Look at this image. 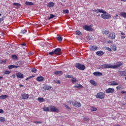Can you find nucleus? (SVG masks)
<instances>
[{
  "label": "nucleus",
  "instance_id": "f257e3e1",
  "mask_svg": "<svg viewBox=\"0 0 126 126\" xmlns=\"http://www.w3.org/2000/svg\"><path fill=\"white\" fill-rule=\"evenodd\" d=\"M121 65H123V63L118 62L116 65H112L111 64H104L102 65V68H118Z\"/></svg>",
  "mask_w": 126,
  "mask_h": 126
},
{
  "label": "nucleus",
  "instance_id": "f03ea898",
  "mask_svg": "<svg viewBox=\"0 0 126 126\" xmlns=\"http://www.w3.org/2000/svg\"><path fill=\"white\" fill-rule=\"evenodd\" d=\"M83 28L84 30H86V31H88L89 32H93V31H94V29L92 28L91 26L86 25L83 26Z\"/></svg>",
  "mask_w": 126,
  "mask_h": 126
},
{
  "label": "nucleus",
  "instance_id": "7ed1b4c3",
  "mask_svg": "<svg viewBox=\"0 0 126 126\" xmlns=\"http://www.w3.org/2000/svg\"><path fill=\"white\" fill-rule=\"evenodd\" d=\"M101 18L103 19H110V18H112V17L111 16V14L109 13H107V12H105V13H103V14H101Z\"/></svg>",
  "mask_w": 126,
  "mask_h": 126
},
{
  "label": "nucleus",
  "instance_id": "20e7f679",
  "mask_svg": "<svg viewBox=\"0 0 126 126\" xmlns=\"http://www.w3.org/2000/svg\"><path fill=\"white\" fill-rule=\"evenodd\" d=\"M95 97L97 99H105V93L99 92L95 95Z\"/></svg>",
  "mask_w": 126,
  "mask_h": 126
},
{
  "label": "nucleus",
  "instance_id": "39448f33",
  "mask_svg": "<svg viewBox=\"0 0 126 126\" xmlns=\"http://www.w3.org/2000/svg\"><path fill=\"white\" fill-rule=\"evenodd\" d=\"M75 67L81 70H84V69H85V66L79 63H77L75 64Z\"/></svg>",
  "mask_w": 126,
  "mask_h": 126
},
{
  "label": "nucleus",
  "instance_id": "423d86ee",
  "mask_svg": "<svg viewBox=\"0 0 126 126\" xmlns=\"http://www.w3.org/2000/svg\"><path fill=\"white\" fill-rule=\"evenodd\" d=\"M50 111L52 113H59V109L54 106L51 105L50 107Z\"/></svg>",
  "mask_w": 126,
  "mask_h": 126
},
{
  "label": "nucleus",
  "instance_id": "0eeeda50",
  "mask_svg": "<svg viewBox=\"0 0 126 126\" xmlns=\"http://www.w3.org/2000/svg\"><path fill=\"white\" fill-rule=\"evenodd\" d=\"M54 51L55 55H57V56H60L62 54V49L61 48H57Z\"/></svg>",
  "mask_w": 126,
  "mask_h": 126
},
{
  "label": "nucleus",
  "instance_id": "6e6552de",
  "mask_svg": "<svg viewBox=\"0 0 126 126\" xmlns=\"http://www.w3.org/2000/svg\"><path fill=\"white\" fill-rule=\"evenodd\" d=\"M108 37L109 39L115 40L116 39V33L114 32H110V33L108 35Z\"/></svg>",
  "mask_w": 126,
  "mask_h": 126
},
{
  "label": "nucleus",
  "instance_id": "1a4fd4ad",
  "mask_svg": "<svg viewBox=\"0 0 126 126\" xmlns=\"http://www.w3.org/2000/svg\"><path fill=\"white\" fill-rule=\"evenodd\" d=\"M105 92L107 94H112L115 92V89L112 88H109L105 90Z\"/></svg>",
  "mask_w": 126,
  "mask_h": 126
},
{
  "label": "nucleus",
  "instance_id": "9d476101",
  "mask_svg": "<svg viewBox=\"0 0 126 126\" xmlns=\"http://www.w3.org/2000/svg\"><path fill=\"white\" fill-rule=\"evenodd\" d=\"M72 105L74 107H76V108H79V107H81V103H80V102H77L76 101H73Z\"/></svg>",
  "mask_w": 126,
  "mask_h": 126
},
{
  "label": "nucleus",
  "instance_id": "9b49d317",
  "mask_svg": "<svg viewBox=\"0 0 126 126\" xmlns=\"http://www.w3.org/2000/svg\"><path fill=\"white\" fill-rule=\"evenodd\" d=\"M21 96L23 100H27V99L30 97V95L27 94H21Z\"/></svg>",
  "mask_w": 126,
  "mask_h": 126
},
{
  "label": "nucleus",
  "instance_id": "f8f14e48",
  "mask_svg": "<svg viewBox=\"0 0 126 126\" xmlns=\"http://www.w3.org/2000/svg\"><path fill=\"white\" fill-rule=\"evenodd\" d=\"M16 75L17 77V78H20L22 79V78H24V75L23 74L20 73V72H18L16 74Z\"/></svg>",
  "mask_w": 126,
  "mask_h": 126
},
{
  "label": "nucleus",
  "instance_id": "ddd939ff",
  "mask_svg": "<svg viewBox=\"0 0 126 126\" xmlns=\"http://www.w3.org/2000/svg\"><path fill=\"white\" fill-rule=\"evenodd\" d=\"M8 67L9 69H12V68H18V67H20V65H10Z\"/></svg>",
  "mask_w": 126,
  "mask_h": 126
},
{
  "label": "nucleus",
  "instance_id": "4468645a",
  "mask_svg": "<svg viewBox=\"0 0 126 126\" xmlns=\"http://www.w3.org/2000/svg\"><path fill=\"white\" fill-rule=\"evenodd\" d=\"M54 74H55V75H59V76H61V75H63V73L62 71H55Z\"/></svg>",
  "mask_w": 126,
  "mask_h": 126
},
{
  "label": "nucleus",
  "instance_id": "2eb2a0df",
  "mask_svg": "<svg viewBox=\"0 0 126 126\" xmlns=\"http://www.w3.org/2000/svg\"><path fill=\"white\" fill-rule=\"evenodd\" d=\"M89 48H90V51H96V50L98 49V47H97V46L96 45H94V46L91 45L90 46Z\"/></svg>",
  "mask_w": 126,
  "mask_h": 126
},
{
  "label": "nucleus",
  "instance_id": "dca6fc26",
  "mask_svg": "<svg viewBox=\"0 0 126 126\" xmlns=\"http://www.w3.org/2000/svg\"><path fill=\"white\" fill-rule=\"evenodd\" d=\"M102 34L103 35H105L106 36H107V35H109V34H111V32H110V31L109 30L107 31L106 30H103Z\"/></svg>",
  "mask_w": 126,
  "mask_h": 126
},
{
  "label": "nucleus",
  "instance_id": "f3484780",
  "mask_svg": "<svg viewBox=\"0 0 126 126\" xmlns=\"http://www.w3.org/2000/svg\"><path fill=\"white\" fill-rule=\"evenodd\" d=\"M93 74L95 76H102L103 75V73L98 71L94 72Z\"/></svg>",
  "mask_w": 126,
  "mask_h": 126
},
{
  "label": "nucleus",
  "instance_id": "a211bd4d",
  "mask_svg": "<svg viewBox=\"0 0 126 126\" xmlns=\"http://www.w3.org/2000/svg\"><path fill=\"white\" fill-rule=\"evenodd\" d=\"M74 88L80 89L81 88H83V86L79 84H76L75 86H74Z\"/></svg>",
  "mask_w": 126,
  "mask_h": 126
},
{
  "label": "nucleus",
  "instance_id": "6ab92c4d",
  "mask_svg": "<svg viewBox=\"0 0 126 126\" xmlns=\"http://www.w3.org/2000/svg\"><path fill=\"white\" fill-rule=\"evenodd\" d=\"M95 54L96 55H97V56H98L99 57H101V56H103V55H104V52L102 51H98L96 52Z\"/></svg>",
  "mask_w": 126,
  "mask_h": 126
},
{
  "label": "nucleus",
  "instance_id": "aec40b11",
  "mask_svg": "<svg viewBox=\"0 0 126 126\" xmlns=\"http://www.w3.org/2000/svg\"><path fill=\"white\" fill-rule=\"evenodd\" d=\"M119 74L121 76H126V70L125 71H120Z\"/></svg>",
  "mask_w": 126,
  "mask_h": 126
},
{
  "label": "nucleus",
  "instance_id": "412c9836",
  "mask_svg": "<svg viewBox=\"0 0 126 126\" xmlns=\"http://www.w3.org/2000/svg\"><path fill=\"white\" fill-rule=\"evenodd\" d=\"M37 81L41 82L44 80V77L43 76H38L36 78Z\"/></svg>",
  "mask_w": 126,
  "mask_h": 126
},
{
  "label": "nucleus",
  "instance_id": "4be33fe9",
  "mask_svg": "<svg viewBox=\"0 0 126 126\" xmlns=\"http://www.w3.org/2000/svg\"><path fill=\"white\" fill-rule=\"evenodd\" d=\"M43 88L44 90H51L52 87L46 85L44 86Z\"/></svg>",
  "mask_w": 126,
  "mask_h": 126
},
{
  "label": "nucleus",
  "instance_id": "5701e85b",
  "mask_svg": "<svg viewBox=\"0 0 126 126\" xmlns=\"http://www.w3.org/2000/svg\"><path fill=\"white\" fill-rule=\"evenodd\" d=\"M47 6L49 7H54L55 6V3L54 2H50L48 3Z\"/></svg>",
  "mask_w": 126,
  "mask_h": 126
},
{
  "label": "nucleus",
  "instance_id": "b1692460",
  "mask_svg": "<svg viewBox=\"0 0 126 126\" xmlns=\"http://www.w3.org/2000/svg\"><path fill=\"white\" fill-rule=\"evenodd\" d=\"M8 97V95L5 94H2L0 96V100H3V99H6Z\"/></svg>",
  "mask_w": 126,
  "mask_h": 126
},
{
  "label": "nucleus",
  "instance_id": "393cba45",
  "mask_svg": "<svg viewBox=\"0 0 126 126\" xmlns=\"http://www.w3.org/2000/svg\"><path fill=\"white\" fill-rule=\"evenodd\" d=\"M72 81V83L73 84L74 83H77L78 82V81L76 80V78L72 77V79L71 80Z\"/></svg>",
  "mask_w": 126,
  "mask_h": 126
},
{
  "label": "nucleus",
  "instance_id": "a878e982",
  "mask_svg": "<svg viewBox=\"0 0 126 126\" xmlns=\"http://www.w3.org/2000/svg\"><path fill=\"white\" fill-rule=\"evenodd\" d=\"M90 83H91L92 84V85H94V86H97V83H96V82H95V81L93 80H91L90 81Z\"/></svg>",
  "mask_w": 126,
  "mask_h": 126
},
{
  "label": "nucleus",
  "instance_id": "bb28decb",
  "mask_svg": "<svg viewBox=\"0 0 126 126\" xmlns=\"http://www.w3.org/2000/svg\"><path fill=\"white\" fill-rule=\"evenodd\" d=\"M110 85H111L112 86H115L116 85H119V83H118L115 81H112L110 82Z\"/></svg>",
  "mask_w": 126,
  "mask_h": 126
},
{
  "label": "nucleus",
  "instance_id": "cd10ccee",
  "mask_svg": "<svg viewBox=\"0 0 126 126\" xmlns=\"http://www.w3.org/2000/svg\"><path fill=\"white\" fill-rule=\"evenodd\" d=\"M120 15L122 17H124V18H126V13L125 12H121L120 13Z\"/></svg>",
  "mask_w": 126,
  "mask_h": 126
},
{
  "label": "nucleus",
  "instance_id": "c85d7f7f",
  "mask_svg": "<svg viewBox=\"0 0 126 126\" xmlns=\"http://www.w3.org/2000/svg\"><path fill=\"white\" fill-rule=\"evenodd\" d=\"M121 39H125L126 38V33L124 32H121Z\"/></svg>",
  "mask_w": 126,
  "mask_h": 126
},
{
  "label": "nucleus",
  "instance_id": "c756f323",
  "mask_svg": "<svg viewBox=\"0 0 126 126\" xmlns=\"http://www.w3.org/2000/svg\"><path fill=\"white\" fill-rule=\"evenodd\" d=\"M25 4H26V5H34V3L32 2L26 1Z\"/></svg>",
  "mask_w": 126,
  "mask_h": 126
},
{
  "label": "nucleus",
  "instance_id": "7c9ffc66",
  "mask_svg": "<svg viewBox=\"0 0 126 126\" xmlns=\"http://www.w3.org/2000/svg\"><path fill=\"white\" fill-rule=\"evenodd\" d=\"M56 17V15L51 14L50 15V16L48 17V20H50V19H52V18H55Z\"/></svg>",
  "mask_w": 126,
  "mask_h": 126
},
{
  "label": "nucleus",
  "instance_id": "2f4dec72",
  "mask_svg": "<svg viewBox=\"0 0 126 126\" xmlns=\"http://www.w3.org/2000/svg\"><path fill=\"white\" fill-rule=\"evenodd\" d=\"M43 110L45 112H49V111H50V107H44L43 108Z\"/></svg>",
  "mask_w": 126,
  "mask_h": 126
},
{
  "label": "nucleus",
  "instance_id": "473e14b6",
  "mask_svg": "<svg viewBox=\"0 0 126 126\" xmlns=\"http://www.w3.org/2000/svg\"><path fill=\"white\" fill-rule=\"evenodd\" d=\"M38 101L39 102H45V99H44L42 97H38Z\"/></svg>",
  "mask_w": 126,
  "mask_h": 126
},
{
  "label": "nucleus",
  "instance_id": "72a5a7b5",
  "mask_svg": "<svg viewBox=\"0 0 126 126\" xmlns=\"http://www.w3.org/2000/svg\"><path fill=\"white\" fill-rule=\"evenodd\" d=\"M111 49L112 50H113V51H114V52H115V51H117V46H116V45H113V46H112Z\"/></svg>",
  "mask_w": 126,
  "mask_h": 126
},
{
  "label": "nucleus",
  "instance_id": "f704fd0d",
  "mask_svg": "<svg viewBox=\"0 0 126 126\" xmlns=\"http://www.w3.org/2000/svg\"><path fill=\"white\" fill-rule=\"evenodd\" d=\"M10 73V71L8 70H5L3 71V74H9Z\"/></svg>",
  "mask_w": 126,
  "mask_h": 126
},
{
  "label": "nucleus",
  "instance_id": "c9c22d12",
  "mask_svg": "<svg viewBox=\"0 0 126 126\" xmlns=\"http://www.w3.org/2000/svg\"><path fill=\"white\" fill-rule=\"evenodd\" d=\"M13 5H15V6H17V7H19L20 6H21V4H20V3H13Z\"/></svg>",
  "mask_w": 126,
  "mask_h": 126
},
{
  "label": "nucleus",
  "instance_id": "e433bc0d",
  "mask_svg": "<svg viewBox=\"0 0 126 126\" xmlns=\"http://www.w3.org/2000/svg\"><path fill=\"white\" fill-rule=\"evenodd\" d=\"M75 33H76V35H78V36H79L80 35H82V33L79 31H76Z\"/></svg>",
  "mask_w": 126,
  "mask_h": 126
},
{
  "label": "nucleus",
  "instance_id": "4c0bfd02",
  "mask_svg": "<svg viewBox=\"0 0 126 126\" xmlns=\"http://www.w3.org/2000/svg\"><path fill=\"white\" fill-rule=\"evenodd\" d=\"M57 39L59 42H62V41H63V37L61 36L57 37Z\"/></svg>",
  "mask_w": 126,
  "mask_h": 126
},
{
  "label": "nucleus",
  "instance_id": "58836bf2",
  "mask_svg": "<svg viewBox=\"0 0 126 126\" xmlns=\"http://www.w3.org/2000/svg\"><path fill=\"white\" fill-rule=\"evenodd\" d=\"M0 122H1V123L5 122V118H4V117H0Z\"/></svg>",
  "mask_w": 126,
  "mask_h": 126
},
{
  "label": "nucleus",
  "instance_id": "ea45409f",
  "mask_svg": "<svg viewBox=\"0 0 126 126\" xmlns=\"http://www.w3.org/2000/svg\"><path fill=\"white\" fill-rule=\"evenodd\" d=\"M11 58L13 60H17L18 59L17 56L16 55H12Z\"/></svg>",
  "mask_w": 126,
  "mask_h": 126
},
{
  "label": "nucleus",
  "instance_id": "a19ab883",
  "mask_svg": "<svg viewBox=\"0 0 126 126\" xmlns=\"http://www.w3.org/2000/svg\"><path fill=\"white\" fill-rule=\"evenodd\" d=\"M91 111H93V112H96V111H97V108L94 107H92L91 108Z\"/></svg>",
  "mask_w": 126,
  "mask_h": 126
},
{
  "label": "nucleus",
  "instance_id": "79ce46f5",
  "mask_svg": "<svg viewBox=\"0 0 126 126\" xmlns=\"http://www.w3.org/2000/svg\"><path fill=\"white\" fill-rule=\"evenodd\" d=\"M69 12V11L68 9L63 10V13L64 14H68Z\"/></svg>",
  "mask_w": 126,
  "mask_h": 126
},
{
  "label": "nucleus",
  "instance_id": "37998d69",
  "mask_svg": "<svg viewBox=\"0 0 126 126\" xmlns=\"http://www.w3.org/2000/svg\"><path fill=\"white\" fill-rule=\"evenodd\" d=\"M99 13H106V11L103 10V9H99Z\"/></svg>",
  "mask_w": 126,
  "mask_h": 126
},
{
  "label": "nucleus",
  "instance_id": "c03bdc74",
  "mask_svg": "<svg viewBox=\"0 0 126 126\" xmlns=\"http://www.w3.org/2000/svg\"><path fill=\"white\" fill-rule=\"evenodd\" d=\"M26 32H27V31H26L25 30H23L21 31L20 34H25V33H26Z\"/></svg>",
  "mask_w": 126,
  "mask_h": 126
},
{
  "label": "nucleus",
  "instance_id": "a18cd8bd",
  "mask_svg": "<svg viewBox=\"0 0 126 126\" xmlns=\"http://www.w3.org/2000/svg\"><path fill=\"white\" fill-rule=\"evenodd\" d=\"M65 78H72V76L70 75H66L65 76Z\"/></svg>",
  "mask_w": 126,
  "mask_h": 126
},
{
  "label": "nucleus",
  "instance_id": "49530a36",
  "mask_svg": "<svg viewBox=\"0 0 126 126\" xmlns=\"http://www.w3.org/2000/svg\"><path fill=\"white\" fill-rule=\"evenodd\" d=\"M84 121H85V122H88L89 121H90V119L88 117H86L84 118Z\"/></svg>",
  "mask_w": 126,
  "mask_h": 126
},
{
  "label": "nucleus",
  "instance_id": "de8ad7c7",
  "mask_svg": "<svg viewBox=\"0 0 126 126\" xmlns=\"http://www.w3.org/2000/svg\"><path fill=\"white\" fill-rule=\"evenodd\" d=\"M48 55H50V56H53V55H55V51H53L48 53Z\"/></svg>",
  "mask_w": 126,
  "mask_h": 126
},
{
  "label": "nucleus",
  "instance_id": "09e8293b",
  "mask_svg": "<svg viewBox=\"0 0 126 126\" xmlns=\"http://www.w3.org/2000/svg\"><path fill=\"white\" fill-rule=\"evenodd\" d=\"M36 71H37V69L36 68H33L32 69V72H33L34 73H36Z\"/></svg>",
  "mask_w": 126,
  "mask_h": 126
},
{
  "label": "nucleus",
  "instance_id": "8fccbe9b",
  "mask_svg": "<svg viewBox=\"0 0 126 126\" xmlns=\"http://www.w3.org/2000/svg\"><path fill=\"white\" fill-rule=\"evenodd\" d=\"M106 50H107L109 52H112V49H111L110 47H107L106 48Z\"/></svg>",
  "mask_w": 126,
  "mask_h": 126
},
{
  "label": "nucleus",
  "instance_id": "3c124183",
  "mask_svg": "<svg viewBox=\"0 0 126 126\" xmlns=\"http://www.w3.org/2000/svg\"><path fill=\"white\" fill-rule=\"evenodd\" d=\"M123 88V86H118L116 87V89H119V90Z\"/></svg>",
  "mask_w": 126,
  "mask_h": 126
},
{
  "label": "nucleus",
  "instance_id": "603ef678",
  "mask_svg": "<svg viewBox=\"0 0 126 126\" xmlns=\"http://www.w3.org/2000/svg\"><path fill=\"white\" fill-rule=\"evenodd\" d=\"M94 11L96 13H99V12H100V9L94 10Z\"/></svg>",
  "mask_w": 126,
  "mask_h": 126
},
{
  "label": "nucleus",
  "instance_id": "864d4df0",
  "mask_svg": "<svg viewBox=\"0 0 126 126\" xmlns=\"http://www.w3.org/2000/svg\"><path fill=\"white\" fill-rule=\"evenodd\" d=\"M34 124H42V122L39 121H34Z\"/></svg>",
  "mask_w": 126,
  "mask_h": 126
},
{
  "label": "nucleus",
  "instance_id": "5fc2aeb1",
  "mask_svg": "<svg viewBox=\"0 0 126 126\" xmlns=\"http://www.w3.org/2000/svg\"><path fill=\"white\" fill-rule=\"evenodd\" d=\"M65 108H66V109H68V110H71L70 107H69L68 106H67V105H65Z\"/></svg>",
  "mask_w": 126,
  "mask_h": 126
},
{
  "label": "nucleus",
  "instance_id": "6e6d98bb",
  "mask_svg": "<svg viewBox=\"0 0 126 126\" xmlns=\"http://www.w3.org/2000/svg\"><path fill=\"white\" fill-rule=\"evenodd\" d=\"M107 43H108V44H112V43H113V41L111 40H108L107 41Z\"/></svg>",
  "mask_w": 126,
  "mask_h": 126
},
{
  "label": "nucleus",
  "instance_id": "4d7b16f0",
  "mask_svg": "<svg viewBox=\"0 0 126 126\" xmlns=\"http://www.w3.org/2000/svg\"><path fill=\"white\" fill-rule=\"evenodd\" d=\"M21 46H24V47H26V43H22L21 44Z\"/></svg>",
  "mask_w": 126,
  "mask_h": 126
},
{
  "label": "nucleus",
  "instance_id": "13d9d810",
  "mask_svg": "<svg viewBox=\"0 0 126 126\" xmlns=\"http://www.w3.org/2000/svg\"><path fill=\"white\" fill-rule=\"evenodd\" d=\"M3 110L2 109H0V114H2L3 113Z\"/></svg>",
  "mask_w": 126,
  "mask_h": 126
},
{
  "label": "nucleus",
  "instance_id": "bf43d9fd",
  "mask_svg": "<svg viewBox=\"0 0 126 126\" xmlns=\"http://www.w3.org/2000/svg\"><path fill=\"white\" fill-rule=\"evenodd\" d=\"M3 21V17L0 18V22L1 23V21Z\"/></svg>",
  "mask_w": 126,
  "mask_h": 126
},
{
  "label": "nucleus",
  "instance_id": "052dcab7",
  "mask_svg": "<svg viewBox=\"0 0 126 126\" xmlns=\"http://www.w3.org/2000/svg\"><path fill=\"white\" fill-rule=\"evenodd\" d=\"M119 15L118 14H116L115 16H114V18H117V17H118Z\"/></svg>",
  "mask_w": 126,
  "mask_h": 126
},
{
  "label": "nucleus",
  "instance_id": "680f3d73",
  "mask_svg": "<svg viewBox=\"0 0 126 126\" xmlns=\"http://www.w3.org/2000/svg\"><path fill=\"white\" fill-rule=\"evenodd\" d=\"M56 83H58V84H61V82L60 81V80H58Z\"/></svg>",
  "mask_w": 126,
  "mask_h": 126
},
{
  "label": "nucleus",
  "instance_id": "e2e57ef3",
  "mask_svg": "<svg viewBox=\"0 0 126 126\" xmlns=\"http://www.w3.org/2000/svg\"><path fill=\"white\" fill-rule=\"evenodd\" d=\"M19 87H23L24 86L21 84L19 85Z\"/></svg>",
  "mask_w": 126,
  "mask_h": 126
},
{
  "label": "nucleus",
  "instance_id": "0e129e2a",
  "mask_svg": "<svg viewBox=\"0 0 126 126\" xmlns=\"http://www.w3.org/2000/svg\"><path fill=\"white\" fill-rule=\"evenodd\" d=\"M12 76L13 77V78H15L16 76H15V74H13L12 75Z\"/></svg>",
  "mask_w": 126,
  "mask_h": 126
},
{
  "label": "nucleus",
  "instance_id": "69168bd1",
  "mask_svg": "<svg viewBox=\"0 0 126 126\" xmlns=\"http://www.w3.org/2000/svg\"><path fill=\"white\" fill-rule=\"evenodd\" d=\"M0 79H3V77L0 76Z\"/></svg>",
  "mask_w": 126,
  "mask_h": 126
},
{
  "label": "nucleus",
  "instance_id": "338daca9",
  "mask_svg": "<svg viewBox=\"0 0 126 126\" xmlns=\"http://www.w3.org/2000/svg\"><path fill=\"white\" fill-rule=\"evenodd\" d=\"M121 1H124V2H126V0H121Z\"/></svg>",
  "mask_w": 126,
  "mask_h": 126
},
{
  "label": "nucleus",
  "instance_id": "774afa93",
  "mask_svg": "<svg viewBox=\"0 0 126 126\" xmlns=\"http://www.w3.org/2000/svg\"><path fill=\"white\" fill-rule=\"evenodd\" d=\"M114 126H120L119 125H116Z\"/></svg>",
  "mask_w": 126,
  "mask_h": 126
}]
</instances>
